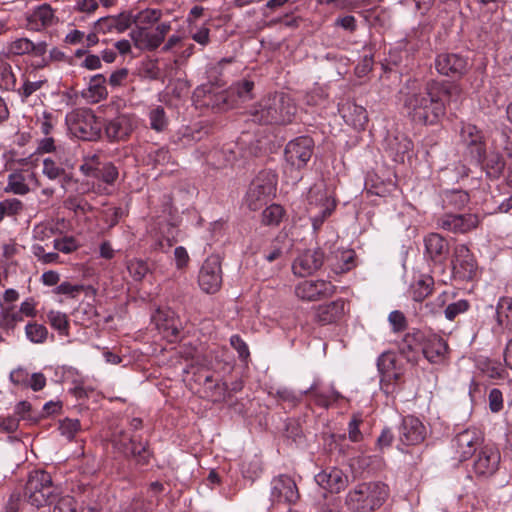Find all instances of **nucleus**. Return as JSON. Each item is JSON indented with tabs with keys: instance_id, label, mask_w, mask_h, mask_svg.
<instances>
[{
	"instance_id": "1",
	"label": "nucleus",
	"mask_w": 512,
	"mask_h": 512,
	"mask_svg": "<svg viewBox=\"0 0 512 512\" xmlns=\"http://www.w3.org/2000/svg\"><path fill=\"white\" fill-rule=\"evenodd\" d=\"M460 92V87L454 84L429 81L423 85L417 80H408L400 95L406 115L413 123L435 125L446 113L443 96L451 97Z\"/></svg>"
},
{
	"instance_id": "2",
	"label": "nucleus",
	"mask_w": 512,
	"mask_h": 512,
	"mask_svg": "<svg viewBox=\"0 0 512 512\" xmlns=\"http://www.w3.org/2000/svg\"><path fill=\"white\" fill-rule=\"evenodd\" d=\"M297 107L285 93H275L264 98L250 113V120L265 125H287L293 122Z\"/></svg>"
},
{
	"instance_id": "3",
	"label": "nucleus",
	"mask_w": 512,
	"mask_h": 512,
	"mask_svg": "<svg viewBox=\"0 0 512 512\" xmlns=\"http://www.w3.org/2000/svg\"><path fill=\"white\" fill-rule=\"evenodd\" d=\"M389 495V488L380 481L362 482L349 490L345 505L352 512H373L380 508Z\"/></svg>"
},
{
	"instance_id": "4",
	"label": "nucleus",
	"mask_w": 512,
	"mask_h": 512,
	"mask_svg": "<svg viewBox=\"0 0 512 512\" xmlns=\"http://www.w3.org/2000/svg\"><path fill=\"white\" fill-rule=\"evenodd\" d=\"M65 121L70 134L80 140L95 141L100 138L103 124L91 109H74L66 115Z\"/></svg>"
},
{
	"instance_id": "5",
	"label": "nucleus",
	"mask_w": 512,
	"mask_h": 512,
	"mask_svg": "<svg viewBox=\"0 0 512 512\" xmlns=\"http://www.w3.org/2000/svg\"><path fill=\"white\" fill-rule=\"evenodd\" d=\"M335 207V200L323 182L315 183L309 189L306 210L315 232L321 228L325 219L332 214Z\"/></svg>"
},
{
	"instance_id": "6",
	"label": "nucleus",
	"mask_w": 512,
	"mask_h": 512,
	"mask_svg": "<svg viewBox=\"0 0 512 512\" xmlns=\"http://www.w3.org/2000/svg\"><path fill=\"white\" fill-rule=\"evenodd\" d=\"M58 489L52 483L49 473L35 470L29 474L24 488L28 502L36 507L51 505L57 497Z\"/></svg>"
},
{
	"instance_id": "7",
	"label": "nucleus",
	"mask_w": 512,
	"mask_h": 512,
	"mask_svg": "<svg viewBox=\"0 0 512 512\" xmlns=\"http://www.w3.org/2000/svg\"><path fill=\"white\" fill-rule=\"evenodd\" d=\"M112 442L117 451L125 457L133 458L137 466L143 467L149 464L152 454L147 443L138 441L129 432L120 430L114 435Z\"/></svg>"
},
{
	"instance_id": "8",
	"label": "nucleus",
	"mask_w": 512,
	"mask_h": 512,
	"mask_svg": "<svg viewBox=\"0 0 512 512\" xmlns=\"http://www.w3.org/2000/svg\"><path fill=\"white\" fill-rule=\"evenodd\" d=\"M276 185L275 176L267 171L260 172L251 182L246 196L245 203L252 211H257L266 205L270 195L274 192Z\"/></svg>"
},
{
	"instance_id": "9",
	"label": "nucleus",
	"mask_w": 512,
	"mask_h": 512,
	"mask_svg": "<svg viewBox=\"0 0 512 512\" xmlns=\"http://www.w3.org/2000/svg\"><path fill=\"white\" fill-rule=\"evenodd\" d=\"M314 150V141L309 136H300L289 141L285 147L286 163L294 169L304 168L311 159Z\"/></svg>"
},
{
	"instance_id": "10",
	"label": "nucleus",
	"mask_w": 512,
	"mask_h": 512,
	"mask_svg": "<svg viewBox=\"0 0 512 512\" xmlns=\"http://www.w3.org/2000/svg\"><path fill=\"white\" fill-rule=\"evenodd\" d=\"M451 264L455 279L470 281L477 274V262L465 244H457L454 247Z\"/></svg>"
},
{
	"instance_id": "11",
	"label": "nucleus",
	"mask_w": 512,
	"mask_h": 512,
	"mask_svg": "<svg viewBox=\"0 0 512 512\" xmlns=\"http://www.w3.org/2000/svg\"><path fill=\"white\" fill-rule=\"evenodd\" d=\"M198 284L207 294H214L222 285L221 258L219 255H210L202 264L198 274Z\"/></svg>"
},
{
	"instance_id": "12",
	"label": "nucleus",
	"mask_w": 512,
	"mask_h": 512,
	"mask_svg": "<svg viewBox=\"0 0 512 512\" xmlns=\"http://www.w3.org/2000/svg\"><path fill=\"white\" fill-rule=\"evenodd\" d=\"M170 29L169 23H161L152 30L137 26L130 32V37L136 48L152 51L161 45Z\"/></svg>"
},
{
	"instance_id": "13",
	"label": "nucleus",
	"mask_w": 512,
	"mask_h": 512,
	"mask_svg": "<svg viewBox=\"0 0 512 512\" xmlns=\"http://www.w3.org/2000/svg\"><path fill=\"white\" fill-rule=\"evenodd\" d=\"M295 295L302 301H320L332 297L336 292V287L329 281L304 280L299 282L294 289Z\"/></svg>"
},
{
	"instance_id": "14",
	"label": "nucleus",
	"mask_w": 512,
	"mask_h": 512,
	"mask_svg": "<svg viewBox=\"0 0 512 512\" xmlns=\"http://www.w3.org/2000/svg\"><path fill=\"white\" fill-rule=\"evenodd\" d=\"M460 140L470 158L476 163H481L486 153L482 131L471 123H463L460 129Z\"/></svg>"
},
{
	"instance_id": "15",
	"label": "nucleus",
	"mask_w": 512,
	"mask_h": 512,
	"mask_svg": "<svg viewBox=\"0 0 512 512\" xmlns=\"http://www.w3.org/2000/svg\"><path fill=\"white\" fill-rule=\"evenodd\" d=\"M480 219L477 214H453L446 213L440 216L437 221V227L445 231L464 234L478 227Z\"/></svg>"
},
{
	"instance_id": "16",
	"label": "nucleus",
	"mask_w": 512,
	"mask_h": 512,
	"mask_svg": "<svg viewBox=\"0 0 512 512\" xmlns=\"http://www.w3.org/2000/svg\"><path fill=\"white\" fill-rule=\"evenodd\" d=\"M299 499V492L294 480L286 475H280L271 482L270 500L272 505L294 504Z\"/></svg>"
},
{
	"instance_id": "17",
	"label": "nucleus",
	"mask_w": 512,
	"mask_h": 512,
	"mask_svg": "<svg viewBox=\"0 0 512 512\" xmlns=\"http://www.w3.org/2000/svg\"><path fill=\"white\" fill-rule=\"evenodd\" d=\"M501 455L494 445H484L476 454L473 470L479 477H490L499 469Z\"/></svg>"
},
{
	"instance_id": "18",
	"label": "nucleus",
	"mask_w": 512,
	"mask_h": 512,
	"mask_svg": "<svg viewBox=\"0 0 512 512\" xmlns=\"http://www.w3.org/2000/svg\"><path fill=\"white\" fill-rule=\"evenodd\" d=\"M427 436V428L422 421L413 416L403 417L398 429L399 441L404 445H418L422 443Z\"/></svg>"
},
{
	"instance_id": "19",
	"label": "nucleus",
	"mask_w": 512,
	"mask_h": 512,
	"mask_svg": "<svg viewBox=\"0 0 512 512\" xmlns=\"http://www.w3.org/2000/svg\"><path fill=\"white\" fill-rule=\"evenodd\" d=\"M435 68L439 74L448 77H461L468 68V59L457 53H441L435 59Z\"/></svg>"
},
{
	"instance_id": "20",
	"label": "nucleus",
	"mask_w": 512,
	"mask_h": 512,
	"mask_svg": "<svg viewBox=\"0 0 512 512\" xmlns=\"http://www.w3.org/2000/svg\"><path fill=\"white\" fill-rule=\"evenodd\" d=\"M324 263V253L320 249H308L293 262L292 270L296 276L305 277L313 274Z\"/></svg>"
},
{
	"instance_id": "21",
	"label": "nucleus",
	"mask_w": 512,
	"mask_h": 512,
	"mask_svg": "<svg viewBox=\"0 0 512 512\" xmlns=\"http://www.w3.org/2000/svg\"><path fill=\"white\" fill-rule=\"evenodd\" d=\"M133 22L134 18L130 12H122L99 18L94 22V30L101 34H120L129 29Z\"/></svg>"
},
{
	"instance_id": "22",
	"label": "nucleus",
	"mask_w": 512,
	"mask_h": 512,
	"mask_svg": "<svg viewBox=\"0 0 512 512\" xmlns=\"http://www.w3.org/2000/svg\"><path fill=\"white\" fill-rule=\"evenodd\" d=\"M455 453L460 461L470 458L482 443V437L476 429H466L453 440Z\"/></svg>"
},
{
	"instance_id": "23",
	"label": "nucleus",
	"mask_w": 512,
	"mask_h": 512,
	"mask_svg": "<svg viewBox=\"0 0 512 512\" xmlns=\"http://www.w3.org/2000/svg\"><path fill=\"white\" fill-rule=\"evenodd\" d=\"M136 126L135 118L130 114H119L107 121L105 134L111 141L127 139Z\"/></svg>"
},
{
	"instance_id": "24",
	"label": "nucleus",
	"mask_w": 512,
	"mask_h": 512,
	"mask_svg": "<svg viewBox=\"0 0 512 512\" xmlns=\"http://www.w3.org/2000/svg\"><path fill=\"white\" fill-rule=\"evenodd\" d=\"M421 349L424 357L430 363L439 364L446 359L448 353V344L438 335H423Z\"/></svg>"
},
{
	"instance_id": "25",
	"label": "nucleus",
	"mask_w": 512,
	"mask_h": 512,
	"mask_svg": "<svg viewBox=\"0 0 512 512\" xmlns=\"http://www.w3.org/2000/svg\"><path fill=\"white\" fill-rule=\"evenodd\" d=\"M316 483L330 493H339L348 484V477L338 468H329L315 476Z\"/></svg>"
},
{
	"instance_id": "26",
	"label": "nucleus",
	"mask_w": 512,
	"mask_h": 512,
	"mask_svg": "<svg viewBox=\"0 0 512 512\" xmlns=\"http://www.w3.org/2000/svg\"><path fill=\"white\" fill-rule=\"evenodd\" d=\"M425 254L435 264H443L449 254L448 241L438 233H430L424 238Z\"/></svg>"
},
{
	"instance_id": "27",
	"label": "nucleus",
	"mask_w": 512,
	"mask_h": 512,
	"mask_svg": "<svg viewBox=\"0 0 512 512\" xmlns=\"http://www.w3.org/2000/svg\"><path fill=\"white\" fill-rule=\"evenodd\" d=\"M153 322L155 323L157 330L169 342L177 340L179 335V321L174 318L172 312L158 310L153 315Z\"/></svg>"
},
{
	"instance_id": "28",
	"label": "nucleus",
	"mask_w": 512,
	"mask_h": 512,
	"mask_svg": "<svg viewBox=\"0 0 512 512\" xmlns=\"http://www.w3.org/2000/svg\"><path fill=\"white\" fill-rule=\"evenodd\" d=\"M203 93V98L200 101L201 106H206L214 111L220 112L232 108L234 106V100L230 99L228 91L219 92H206L204 89H197L195 95L200 97Z\"/></svg>"
},
{
	"instance_id": "29",
	"label": "nucleus",
	"mask_w": 512,
	"mask_h": 512,
	"mask_svg": "<svg viewBox=\"0 0 512 512\" xmlns=\"http://www.w3.org/2000/svg\"><path fill=\"white\" fill-rule=\"evenodd\" d=\"M345 302L342 299L320 305L315 313L317 322L327 325L336 322L344 314Z\"/></svg>"
},
{
	"instance_id": "30",
	"label": "nucleus",
	"mask_w": 512,
	"mask_h": 512,
	"mask_svg": "<svg viewBox=\"0 0 512 512\" xmlns=\"http://www.w3.org/2000/svg\"><path fill=\"white\" fill-rule=\"evenodd\" d=\"M442 207L446 210H462L470 201V195L462 189H447L441 193Z\"/></svg>"
},
{
	"instance_id": "31",
	"label": "nucleus",
	"mask_w": 512,
	"mask_h": 512,
	"mask_svg": "<svg viewBox=\"0 0 512 512\" xmlns=\"http://www.w3.org/2000/svg\"><path fill=\"white\" fill-rule=\"evenodd\" d=\"M56 20L54 10L48 4H42L35 8L28 18L30 26L36 30L52 26Z\"/></svg>"
},
{
	"instance_id": "32",
	"label": "nucleus",
	"mask_w": 512,
	"mask_h": 512,
	"mask_svg": "<svg viewBox=\"0 0 512 512\" xmlns=\"http://www.w3.org/2000/svg\"><path fill=\"white\" fill-rule=\"evenodd\" d=\"M106 78L103 74L92 76L88 83L87 92L84 94L93 103H98L108 96Z\"/></svg>"
},
{
	"instance_id": "33",
	"label": "nucleus",
	"mask_w": 512,
	"mask_h": 512,
	"mask_svg": "<svg viewBox=\"0 0 512 512\" xmlns=\"http://www.w3.org/2000/svg\"><path fill=\"white\" fill-rule=\"evenodd\" d=\"M386 142L387 149L395 161L402 159L412 149L411 140L404 134L388 136Z\"/></svg>"
},
{
	"instance_id": "34",
	"label": "nucleus",
	"mask_w": 512,
	"mask_h": 512,
	"mask_svg": "<svg viewBox=\"0 0 512 512\" xmlns=\"http://www.w3.org/2000/svg\"><path fill=\"white\" fill-rule=\"evenodd\" d=\"M304 394L310 395L314 402L321 407H328L341 397L340 393L334 388L318 390L315 386L305 390Z\"/></svg>"
},
{
	"instance_id": "35",
	"label": "nucleus",
	"mask_w": 512,
	"mask_h": 512,
	"mask_svg": "<svg viewBox=\"0 0 512 512\" xmlns=\"http://www.w3.org/2000/svg\"><path fill=\"white\" fill-rule=\"evenodd\" d=\"M496 320L499 326L512 331V298L501 297L496 307Z\"/></svg>"
},
{
	"instance_id": "36",
	"label": "nucleus",
	"mask_w": 512,
	"mask_h": 512,
	"mask_svg": "<svg viewBox=\"0 0 512 512\" xmlns=\"http://www.w3.org/2000/svg\"><path fill=\"white\" fill-rule=\"evenodd\" d=\"M254 88V82L251 80L243 79L241 81H238L230 86V88L227 90L230 99H233L234 102L236 101V97L241 101H247L253 98V91Z\"/></svg>"
},
{
	"instance_id": "37",
	"label": "nucleus",
	"mask_w": 512,
	"mask_h": 512,
	"mask_svg": "<svg viewBox=\"0 0 512 512\" xmlns=\"http://www.w3.org/2000/svg\"><path fill=\"white\" fill-rule=\"evenodd\" d=\"M377 366L383 375V379L393 377L397 380L400 377L398 373L394 372L396 369V356L391 352L382 353L377 360Z\"/></svg>"
},
{
	"instance_id": "38",
	"label": "nucleus",
	"mask_w": 512,
	"mask_h": 512,
	"mask_svg": "<svg viewBox=\"0 0 512 512\" xmlns=\"http://www.w3.org/2000/svg\"><path fill=\"white\" fill-rule=\"evenodd\" d=\"M43 174L50 180L61 179L63 185L71 180V176L65 172V169L57 165L50 158H46L43 161Z\"/></svg>"
},
{
	"instance_id": "39",
	"label": "nucleus",
	"mask_w": 512,
	"mask_h": 512,
	"mask_svg": "<svg viewBox=\"0 0 512 512\" xmlns=\"http://www.w3.org/2000/svg\"><path fill=\"white\" fill-rule=\"evenodd\" d=\"M27 177L21 172H14L8 176V185L5 191H11L14 194L25 195L29 192V187L26 183Z\"/></svg>"
},
{
	"instance_id": "40",
	"label": "nucleus",
	"mask_w": 512,
	"mask_h": 512,
	"mask_svg": "<svg viewBox=\"0 0 512 512\" xmlns=\"http://www.w3.org/2000/svg\"><path fill=\"white\" fill-rule=\"evenodd\" d=\"M447 302V294L442 293L434 300L426 302L421 306L420 310L423 316L435 317L444 312Z\"/></svg>"
},
{
	"instance_id": "41",
	"label": "nucleus",
	"mask_w": 512,
	"mask_h": 512,
	"mask_svg": "<svg viewBox=\"0 0 512 512\" xmlns=\"http://www.w3.org/2000/svg\"><path fill=\"white\" fill-rule=\"evenodd\" d=\"M51 505H53L52 512H77L81 507L73 496L61 495L59 491Z\"/></svg>"
},
{
	"instance_id": "42",
	"label": "nucleus",
	"mask_w": 512,
	"mask_h": 512,
	"mask_svg": "<svg viewBox=\"0 0 512 512\" xmlns=\"http://www.w3.org/2000/svg\"><path fill=\"white\" fill-rule=\"evenodd\" d=\"M47 319L50 325L61 335L67 336L69 334V321L65 313L51 310L47 313Z\"/></svg>"
},
{
	"instance_id": "43",
	"label": "nucleus",
	"mask_w": 512,
	"mask_h": 512,
	"mask_svg": "<svg viewBox=\"0 0 512 512\" xmlns=\"http://www.w3.org/2000/svg\"><path fill=\"white\" fill-rule=\"evenodd\" d=\"M347 109L349 111V115L345 114L344 118H348V121H351V124L355 128H363L368 121L365 108L356 104H349Z\"/></svg>"
},
{
	"instance_id": "44",
	"label": "nucleus",
	"mask_w": 512,
	"mask_h": 512,
	"mask_svg": "<svg viewBox=\"0 0 512 512\" xmlns=\"http://www.w3.org/2000/svg\"><path fill=\"white\" fill-rule=\"evenodd\" d=\"M485 168L490 177L497 178L505 168V161L499 153H490L487 157Z\"/></svg>"
},
{
	"instance_id": "45",
	"label": "nucleus",
	"mask_w": 512,
	"mask_h": 512,
	"mask_svg": "<svg viewBox=\"0 0 512 512\" xmlns=\"http://www.w3.org/2000/svg\"><path fill=\"white\" fill-rule=\"evenodd\" d=\"M149 121L151 129L162 132L168 126V118L162 106H157L149 111Z\"/></svg>"
},
{
	"instance_id": "46",
	"label": "nucleus",
	"mask_w": 512,
	"mask_h": 512,
	"mask_svg": "<svg viewBox=\"0 0 512 512\" xmlns=\"http://www.w3.org/2000/svg\"><path fill=\"white\" fill-rule=\"evenodd\" d=\"M423 333L420 331L414 332L412 334H407L402 342V346L400 347V351L403 355L406 356L408 361H416L415 356H410L409 353L413 352L415 349L416 343H422Z\"/></svg>"
},
{
	"instance_id": "47",
	"label": "nucleus",
	"mask_w": 512,
	"mask_h": 512,
	"mask_svg": "<svg viewBox=\"0 0 512 512\" xmlns=\"http://www.w3.org/2000/svg\"><path fill=\"white\" fill-rule=\"evenodd\" d=\"M25 333L27 338L33 343H43L48 337L47 328L36 322L28 323L25 327Z\"/></svg>"
},
{
	"instance_id": "48",
	"label": "nucleus",
	"mask_w": 512,
	"mask_h": 512,
	"mask_svg": "<svg viewBox=\"0 0 512 512\" xmlns=\"http://www.w3.org/2000/svg\"><path fill=\"white\" fill-rule=\"evenodd\" d=\"M16 77L12 67L7 62L0 60V89L11 90L15 87Z\"/></svg>"
},
{
	"instance_id": "49",
	"label": "nucleus",
	"mask_w": 512,
	"mask_h": 512,
	"mask_svg": "<svg viewBox=\"0 0 512 512\" xmlns=\"http://www.w3.org/2000/svg\"><path fill=\"white\" fill-rule=\"evenodd\" d=\"M433 289V280L427 278L425 280H419L412 288V298L414 301L422 302Z\"/></svg>"
},
{
	"instance_id": "50",
	"label": "nucleus",
	"mask_w": 512,
	"mask_h": 512,
	"mask_svg": "<svg viewBox=\"0 0 512 512\" xmlns=\"http://www.w3.org/2000/svg\"><path fill=\"white\" fill-rule=\"evenodd\" d=\"M127 269L130 276L135 281H141L149 272L147 263L141 259H132L127 263Z\"/></svg>"
},
{
	"instance_id": "51",
	"label": "nucleus",
	"mask_w": 512,
	"mask_h": 512,
	"mask_svg": "<svg viewBox=\"0 0 512 512\" xmlns=\"http://www.w3.org/2000/svg\"><path fill=\"white\" fill-rule=\"evenodd\" d=\"M284 210L280 205L272 204L262 213V222L265 225H278L283 217Z\"/></svg>"
},
{
	"instance_id": "52",
	"label": "nucleus",
	"mask_w": 512,
	"mask_h": 512,
	"mask_svg": "<svg viewBox=\"0 0 512 512\" xmlns=\"http://www.w3.org/2000/svg\"><path fill=\"white\" fill-rule=\"evenodd\" d=\"M118 178L117 168L110 162L101 164L95 179L101 180L102 182L112 185Z\"/></svg>"
},
{
	"instance_id": "53",
	"label": "nucleus",
	"mask_w": 512,
	"mask_h": 512,
	"mask_svg": "<svg viewBox=\"0 0 512 512\" xmlns=\"http://www.w3.org/2000/svg\"><path fill=\"white\" fill-rule=\"evenodd\" d=\"M22 320L23 317L19 312L13 311V308H7L1 313L0 325L3 329L12 330Z\"/></svg>"
},
{
	"instance_id": "54",
	"label": "nucleus",
	"mask_w": 512,
	"mask_h": 512,
	"mask_svg": "<svg viewBox=\"0 0 512 512\" xmlns=\"http://www.w3.org/2000/svg\"><path fill=\"white\" fill-rule=\"evenodd\" d=\"M470 307V304L467 300L461 299L451 304L445 306L444 314L446 319L452 321L459 314L465 313Z\"/></svg>"
},
{
	"instance_id": "55",
	"label": "nucleus",
	"mask_w": 512,
	"mask_h": 512,
	"mask_svg": "<svg viewBox=\"0 0 512 512\" xmlns=\"http://www.w3.org/2000/svg\"><path fill=\"white\" fill-rule=\"evenodd\" d=\"M148 163L154 165H164L170 160L169 150L165 147L151 148L147 153Z\"/></svg>"
},
{
	"instance_id": "56",
	"label": "nucleus",
	"mask_w": 512,
	"mask_h": 512,
	"mask_svg": "<svg viewBox=\"0 0 512 512\" xmlns=\"http://www.w3.org/2000/svg\"><path fill=\"white\" fill-rule=\"evenodd\" d=\"M100 165L99 156L92 155L84 159L83 164L80 166V171L87 177L95 178Z\"/></svg>"
},
{
	"instance_id": "57",
	"label": "nucleus",
	"mask_w": 512,
	"mask_h": 512,
	"mask_svg": "<svg viewBox=\"0 0 512 512\" xmlns=\"http://www.w3.org/2000/svg\"><path fill=\"white\" fill-rule=\"evenodd\" d=\"M161 17V11L157 9H145L133 16L134 22L139 25L152 24L157 22Z\"/></svg>"
},
{
	"instance_id": "58",
	"label": "nucleus",
	"mask_w": 512,
	"mask_h": 512,
	"mask_svg": "<svg viewBox=\"0 0 512 512\" xmlns=\"http://www.w3.org/2000/svg\"><path fill=\"white\" fill-rule=\"evenodd\" d=\"M388 321L392 327L393 332H402L407 328L406 317L399 310L392 311L388 316Z\"/></svg>"
},
{
	"instance_id": "59",
	"label": "nucleus",
	"mask_w": 512,
	"mask_h": 512,
	"mask_svg": "<svg viewBox=\"0 0 512 512\" xmlns=\"http://www.w3.org/2000/svg\"><path fill=\"white\" fill-rule=\"evenodd\" d=\"M53 246L56 250L65 254H69L78 248L77 242L73 237L55 239Z\"/></svg>"
},
{
	"instance_id": "60",
	"label": "nucleus",
	"mask_w": 512,
	"mask_h": 512,
	"mask_svg": "<svg viewBox=\"0 0 512 512\" xmlns=\"http://www.w3.org/2000/svg\"><path fill=\"white\" fill-rule=\"evenodd\" d=\"M32 41L28 38H19L10 44L9 51L15 55L30 54Z\"/></svg>"
},
{
	"instance_id": "61",
	"label": "nucleus",
	"mask_w": 512,
	"mask_h": 512,
	"mask_svg": "<svg viewBox=\"0 0 512 512\" xmlns=\"http://www.w3.org/2000/svg\"><path fill=\"white\" fill-rule=\"evenodd\" d=\"M276 395H277L278 399H280L281 401L288 402L294 406L302 400V397L305 394H304V391L296 393L287 388H282V389L277 390Z\"/></svg>"
},
{
	"instance_id": "62",
	"label": "nucleus",
	"mask_w": 512,
	"mask_h": 512,
	"mask_svg": "<svg viewBox=\"0 0 512 512\" xmlns=\"http://www.w3.org/2000/svg\"><path fill=\"white\" fill-rule=\"evenodd\" d=\"M3 207L4 214L6 216H15L19 214L23 209V204L19 199H5L0 202Z\"/></svg>"
},
{
	"instance_id": "63",
	"label": "nucleus",
	"mask_w": 512,
	"mask_h": 512,
	"mask_svg": "<svg viewBox=\"0 0 512 512\" xmlns=\"http://www.w3.org/2000/svg\"><path fill=\"white\" fill-rule=\"evenodd\" d=\"M231 346L238 352L242 360H246L250 353L247 344L242 340L239 335H232L230 338Z\"/></svg>"
},
{
	"instance_id": "64",
	"label": "nucleus",
	"mask_w": 512,
	"mask_h": 512,
	"mask_svg": "<svg viewBox=\"0 0 512 512\" xmlns=\"http://www.w3.org/2000/svg\"><path fill=\"white\" fill-rule=\"evenodd\" d=\"M482 371L492 379L503 378L504 369L500 364L486 361L483 363Z\"/></svg>"
}]
</instances>
